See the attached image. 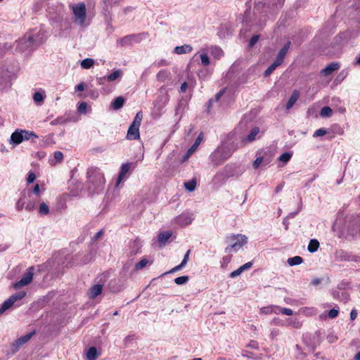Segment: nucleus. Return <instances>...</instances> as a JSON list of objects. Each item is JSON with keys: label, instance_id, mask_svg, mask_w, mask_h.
Masks as SVG:
<instances>
[{"label": "nucleus", "instance_id": "f8f14e48", "mask_svg": "<svg viewBox=\"0 0 360 360\" xmlns=\"http://www.w3.org/2000/svg\"><path fill=\"white\" fill-rule=\"evenodd\" d=\"M34 333V332H31L17 339L13 344V346L15 347V349L18 350L23 344L28 342L33 336Z\"/></svg>", "mask_w": 360, "mask_h": 360}, {"label": "nucleus", "instance_id": "6ab92c4d", "mask_svg": "<svg viewBox=\"0 0 360 360\" xmlns=\"http://www.w3.org/2000/svg\"><path fill=\"white\" fill-rule=\"evenodd\" d=\"M193 50V48L191 45L188 44H184L179 46H176L174 48V52L176 54H184V53H191Z\"/></svg>", "mask_w": 360, "mask_h": 360}, {"label": "nucleus", "instance_id": "bf43d9fd", "mask_svg": "<svg viewBox=\"0 0 360 360\" xmlns=\"http://www.w3.org/2000/svg\"><path fill=\"white\" fill-rule=\"evenodd\" d=\"M106 82H108L107 76L96 78V82L98 85H103Z\"/></svg>", "mask_w": 360, "mask_h": 360}, {"label": "nucleus", "instance_id": "20e7f679", "mask_svg": "<svg viewBox=\"0 0 360 360\" xmlns=\"http://www.w3.org/2000/svg\"><path fill=\"white\" fill-rule=\"evenodd\" d=\"M226 242L228 246L225 248V252L231 253L238 252L248 243V238L243 234H231L226 238Z\"/></svg>", "mask_w": 360, "mask_h": 360}, {"label": "nucleus", "instance_id": "0e129e2a", "mask_svg": "<svg viewBox=\"0 0 360 360\" xmlns=\"http://www.w3.org/2000/svg\"><path fill=\"white\" fill-rule=\"evenodd\" d=\"M258 39H259V35L253 36L249 42V46H253L257 42Z\"/></svg>", "mask_w": 360, "mask_h": 360}, {"label": "nucleus", "instance_id": "58836bf2", "mask_svg": "<svg viewBox=\"0 0 360 360\" xmlns=\"http://www.w3.org/2000/svg\"><path fill=\"white\" fill-rule=\"evenodd\" d=\"M303 262V259L300 256H295L288 259L290 266L299 265Z\"/></svg>", "mask_w": 360, "mask_h": 360}, {"label": "nucleus", "instance_id": "9b49d317", "mask_svg": "<svg viewBox=\"0 0 360 360\" xmlns=\"http://www.w3.org/2000/svg\"><path fill=\"white\" fill-rule=\"evenodd\" d=\"M26 195L27 197V199H26V205H25V210L28 212L33 211L36 207V204L37 202V198L34 197L30 190L27 191V193H26Z\"/></svg>", "mask_w": 360, "mask_h": 360}, {"label": "nucleus", "instance_id": "72a5a7b5", "mask_svg": "<svg viewBox=\"0 0 360 360\" xmlns=\"http://www.w3.org/2000/svg\"><path fill=\"white\" fill-rule=\"evenodd\" d=\"M33 100L37 105H41L44 100V95L41 92H35L33 95Z\"/></svg>", "mask_w": 360, "mask_h": 360}, {"label": "nucleus", "instance_id": "de8ad7c7", "mask_svg": "<svg viewBox=\"0 0 360 360\" xmlns=\"http://www.w3.org/2000/svg\"><path fill=\"white\" fill-rule=\"evenodd\" d=\"M169 75V72L166 70H161L157 75V78L158 80L164 81L167 77Z\"/></svg>", "mask_w": 360, "mask_h": 360}, {"label": "nucleus", "instance_id": "603ef678", "mask_svg": "<svg viewBox=\"0 0 360 360\" xmlns=\"http://www.w3.org/2000/svg\"><path fill=\"white\" fill-rule=\"evenodd\" d=\"M86 108H87V104L85 102H82L78 105L77 110L78 111L82 114H86Z\"/></svg>", "mask_w": 360, "mask_h": 360}, {"label": "nucleus", "instance_id": "f257e3e1", "mask_svg": "<svg viewBox=\"0 0 360 360\" xmlns=\"http://www.w3.org/2000/svg\"><path fill=\"white\" fill-rule=\"evenodd\" d=\"M105 179L103 172L96 167H90L86 171V188L91 194H99L104 191Z\"/></svg>", "mask_w": 360, "mask_h": 360}, {"label": "nucleus", "instance_id": "e2e57ef3", "mask_svg": "<svg viewBox=\"0 0 360 360\" xmlns=\"http://www.w3.org/2000/svg\"><path fill=\"white\" fill-rule=\"evenodd\" d=\"M283 308L277 305H272V314H278L281 313Z\"/></svg>", "mask_w": 360, "mask_h": 360}, {"label": "nucleus", "instance_id": "7c9ffc66", "mask_svg": "<svg viewBox=\"0 0 360 360\" xmlns=\"http://www.w3.org/2000/svg\"><path fill=\"white\" fill-rule=\"evenodd\" d=\"M171 236L172 233L170 231H165L159 234L158 240L160 243L165 245Z\"/></svg>", "mask_w": 360, "mask_h": 360}, {"label": "nucleus", "instance_id": "a211bd4d", "mask_svg": "<svg viewBox=\"0 0 360 360\" xmlns=\"http://www.w3.org/2000/svg\"><path fill=\"white\" fill-rule=\"evenodd\" d=\"M64 158L63 154L60 151L53 153V158L49 159V163L52 166H55L63 162Z\"/></svg>", "mask_w": 360, "mask_h": 360}, {"label": "nucleus", "instance_id": "aec40b11", "mask_svg": "<svg viewBox=\"0 0 360 360\" xmlns=\"http://www.w3.org/2000/svg\"><path fill=\"white\" fill-rule=\"evenodd\" d=\"M123 75L121 70H115L108 75H107L108 82H112L116 80H120Z\"/></svg>", "mask_w": 360, "mask_h": 360}, {"label": "nucleus", "instance_id": "4c0bfd02", "mask_svg": "<svg viewBox=\"0 0 360 360\" xmlns=\"http://www.w3.org/2000/svg\"><path fill=\"white\" fill-rule=\"evenodd\" d=\"M38 212L41 215H47L49 213V207L46 202H41L39 206Z\"/></svg>", "mask_w": 360, "mask_h": 360}, {"label": "nucleus", "instance_id": "f3484780", "mask_svg": "<svg viewBox=\"0 0 360 360\" xmlns=\"http://www.w3.org/2000/svg\"><path fill=\"white\" fill-rule=\"evenodd\" d=\"M335 259L338 261H351L353 260V257L348 252L340 250L336 251Z\"/></svg>", "mask_w": 360, "mask_h": 360}, {"label": "nucleus", "instance_id": "4be33fe9", "mask_svg": "<svg viewBox=\"0 0 360 360\" xmlns=\"http://www.w3.org/2000/svg\"><path fill=\"white\" fill-rule=\"evenodd\" d=\"M340 65L338 63H332L327 65L324 69L322 70V73L324 75H331L335 70H338L339 68Z\"/></svg>", "mask_w": 360, "mask_h": 360}, {"label": "nucleus", "instance_id": "6e6552de", "mask_svg": "<svg viewBox=\"0 0 360 360\" xmlns=\"http://www.w3.org/2000/svg\"><path fill=\"white\" fill-rule=\"evenodd\" d=\"M133 167L132 162L124 163L120 167V170L115 183V188H119L120 184L125 181L130 174L131 169Z\"/></svg>", "mask_w": 360, "mask_h": 360}, {"label": "nucleus", "instance_id": "680f3d73", "mask_svg": "<svg viewBox=\"0 0 360 360\" xmlns=\"http://www.w3.org/2000/svg\"><path fill=\"white\" fill-rule=\"evenodd\" d=\"M52 139H53V135L52 134H50V135H48L46 136L45 138H44V145L45 146H49L50 145L51 143H52Z\"/></svg>", "mask_w": 360, "mask_h": 360}, {"label": "nucleus", "instance_id": "37998d69", "mask_svg": "<svg viewBox=\"0 0 360 360\" xmlns=\"http://www.w3.org/2000/svg\"><path fill=\"white\" fill-rule=\"evenodd\" d=\"M184 186L188 191H193L196 187V181L192 179L189 181H186L184 183Z\"/></svg>", "mask_w": 360, "mask_h": 360}, {"label": "nucleus", "instance_id": "a878e982", "mask_svg": "<svg viewBox=\"0 0 360 360\" xmlns=\"http://www.w3.org/2000/svg\"><path fill=\"white\" fill-rule=\"evenodd\" d=\"M260 131L259 127H255L250 131V134L248 135L247 138L243 141L252 142L255 141L257 136L259 135Z\"/></svg>", "mask_w": 360, "mask_h": 360}, {"label": "nucleus", "instance_id": "9d476101", "mask_svg": "<svg viewBox=\"0 0 360 360\" xmlns=\"http://www.w3.org/2000/svg\"><path fill=\"white\" fill-rule=\"evenodd\" d=\"M193 220V216L192 213L184 212L173 219V223L183 227L191 224Z\"/></svg>", "mask_w": 360, "mask_h": 360}, {"label": "nucleus", "instance_id": "4d7b16f0", "mask_svg": "<svg viewBox=\"0 0 360 360\" xmlns=\"http://www.w3.org/2000/svg\"><path fill=\"white\" fill-rule=\"evenodd\" d=\"M35 179H36L35 174L32 172H30L28 174L27 179V183L31 184V183L34 182Z\"/></svg>", "mask_w": 360, "mask_h": 360}, {"label": "nucleus", "instance_id": "423d86ee", "mask_svg": "<svg viewBox=\"0 0 360 360\" xmlns=\"http://www.w3.org/2000/svg\"><path fill=\"white\" fill-rule=\"evenodd\" d=\"M143 120V113L139 111L136 113L131 124L128 129L127 139L129 140H136L140 138L139 127Z\"/></svg>", "mask_w": 360, "mask_h": 360}, {"label": "nucleus", "instance_id": "864d4df0", "mask_svg": "<svg viewBox=\"0 0 360 360\" xmlns=\"http://www.w3.org/2000/svg\"><path fill=\"white\" fill-rule=\"evenodd\" d=\"M338 309H332L328 311V316L330 319H335L338 316Z\"/></svg>", "mask_w": 360, "mask_h": 360}, {"label": "nucleus", "instance_id": "338daca9", "mask_svg": "<svg viewBox=\"0 0 360 360\" xmlns=\"http://www.w3.org/2000/svg\"><path fill=\"white\" fill-rule=\"evenodd\" d=\"M281 314L287 315V316H291L293 314V311L288 308H283L281 311Z\"/></svg>", "mask_w": 360, "mask_h": 360}, {"label": "nucleus", "instance_id": "5fc2aeb1", "mask_svg": "<svg viewBox=\"0 0 360 360\" xmlns=\"http://www.w3.org/2000/svg\"><path fill=\"white\" fill-rule=\"evenodd\" d=\"M260 311L262 314H272V305L262 307L260 309Z\"/></svg>", "mask_w": 360, "mask_h": 360}, {"label": "nucleus", "instance_id": "393cba45", "mask_svg": "<svg viewBox=\"0 0 360 360\" xmlns=\"http://www.w3.org/2000/svg\"><path fill=\"white\" fill-rule=\"evenodd\" d=\"M227 169V167H226L224 169V171H219L213 177V181L215 183H219L221 181H224L229 177V175L227 174H225V172Z\"/></svg>", "mask_w": 360, "mask_h": 360}, {"label": "nucleus", "instance_id": "412c9836", "mask_svg": "<svg viewBox=\"0 0 360 360\" xmlns=\"http://www.w3.org/2000/svg\"><path fill=\"white\" fill-rule=\"evenodd\" d=\"M299 96H300V92L297 90H295L292 93V94H291V96H290V98H289V100H288V103L286 104V109L287 110H290L294 105V104L297 101Z\"/></svg>", "mask_w": 360, "mask_h": 360}, {"label": "nucleus", "instance_id": "5701e85b", "mask_svg": "<svg viewBox=\"0 0 360 360\" xmlns=\"http://www.w3.org/2000/svg\"><path fill=\"white\" fill-rule=\"evenodd\" d=\"M208 51H207L206 48H202L199 51L200 53V58L201 59V63L204 66H207L210 64V58L207 56Z\"/></svg>", "mask_w": 360, "mask_h": 360}, {"label": "nucleus", "instance_id": "ea45409f", "mask_svg": "<svg viewBox=\"0 0 360 360\" xmlns=\"http://www.w3.org/2000/svg\"><path fill=\"white\" fill-rule=\"evenodd\" d=\"M280 65L281 64L278 63V61L275 60V61L265 70L264 73V77L269 76L275 70V69Z\"/></svg>", "mask_w": 360, "mask_h": 360}, {"label": "nucleus", "instance_id": "13d9d810", "mask_svg": "<svg viewBox=\"0 0 360 360\" xmlns=\"http://www.w3.org/2000/svg\"><path fill=\"white\" fill-rule=\"evenodd\" d=\"M263 161V158L262 157L257 158L253 162V167L255 169H257L259 167V165L262 164Z\"/></svg>", "mask_w": 360, "mask_h": 360}, {"label": "nucleus", "instance_id": "bb28decb", "mask_svg": "<svg viewBox=\"0 0 360 360\" xmlns=\"http://www.w3.org/2000/svg\"><path fill=\"white\" fill-rule=\"evenodd\" d=\"M153 261L150 260L148 258H142L140 262H137L135 264V270L139 271L141 270L148 265H150L152 264Z\"/></svg>", "mask_w": 360, "mask_h": 360}, {"label": "nucleus", "instance_id": "7ed1b4c3", "mask_svg": "<svg viewBox=\"0 0 360 360\" xmlns=\"http://www.w3.org/2000/svg\"><path fill=\"white\" fill-rule=\"evenodd\" d=\"M72 11V20L75 25L79 27H86L89 24L86 16V8L84 3H79L70 6Z\"/></svg>", "mask_w": 360, "mask_h": 360}, {"label": "nucleus", "instance_id": "473e14b6", "mask_svg": "<svg viewBox=\"0 0 360 360\" xmlns=\"http://www.w3.org/2000/svg\"><path fill=\"white\" fill-rule=\"evenodd\" d=\"M202 137L203 136H202V134H199V136L196 139L194 144L188 150V153L189 155L192 154L193 153H194L195 151V150L197 149V148L198 147V146L201 143V141L202 140Z\"/></svg>", "mask_w": 360, "mask_h": 360}, {"label": "nucleus", "instance_id": "49530a36", "mask_svg": "<svg viewBox=\"0 0 360 360\" xmlns=\"http://www.w3.org/2000/svg\"><path fill=\"white\" fill-rule=\"evenodd\" d=\"M292 157L291 153H284L279 157V160L284 163L288 162Z\"/></svg>", "mask_w": 360, "mask_h": 360}, {"label": "nucleus", "instance_id": "2eb2a0df", "mask_svg": "<svg viewBox=\"0 0 360 360\" xmlns=\"http://www.w3.org/2000/svg\"><path fill=\"white\" fill-rule=\"evenodd\" d=\"M103 290V285L101 284H96L93 285L89 290V297L91 299L96 298L98 295H101Z\"/></svg>", "mask_w": 360, "mask_h": 360}, {"label": "nucleus", "instance_id": "39448f33", "mask_svg": "<svg viewBox=\"0 0 360 360\" xmlns=\"http://www.w3.org/2000/svg\"><path fill=\"white\" fill-rule=\"evenodd\" d=\"M34 41L39 42V39H34L33 34L31 33H27L23 38H22L18 44V49L21 52H31L37 48Z\"/></svg>", "mask_w": 360, "mask_h": 360}, {"label": "nucleus", "instance_id": "052dcab7", "mask_svg": "<svg viewBox=\"0 0 360 360\" xmlns=\"http://www.w3.org/2000/svg\"><path fill=\"white\" fill-rule=\"evenodd\" d=\"M190 252H191V250H188L186 252V253L185 254V255L184 257V259H183L182 262H181V266H186V263H187V262L188 260V258H189Z\"/></svg>", "mask_w": 360, "mask_h": 360}, {"label": "nucleus", "instance_id": "dca6fc26", "mask_svg": "<svg viewBox=\"0 0 360 360\" xmlns=\"http://www.w3.org/2000/svg\"><path fill=\"white\" fill-rule=\"evenodd\" d=\"M24 141L22 130L15 131L11 136V143L18 145Z\"/></svg>", "mask_w": 360, "mask_h": 360}, {"label": "nucleus", "instance_id": "a18cd8bd", "mask_svg": "<svg viewBox=\"0 0 360 360\" xmlns=\"http://www.w3.org/2000/svg\"><path fill=\"white\" fill-rule=\"evenodd\" d=\"M189 280L188 276H182L177 277L174 279V283L177 285H184Z\"/></svg>", "mask_w": 360, "mask_h": 360}, {"label": "nucleus", "instance_id": "09e8293b", "mask_svg": "<svg viewBox=\"0 0 360 360\" xmlns=\"http://www.w3.org/2000/svg\"><path fill=\"white\" fill-rule=\"evenodd\" d=\"M169 101L168 96L167 94L161 95L158 97V101L155 102V105H158V103H161L162 105H165Z\"/></svg>", "mask_w": 360, "mask_h": 360}, {"label": "nucleus", "instance_id": "0eeeda50", "mask_svg": "<svg viewBox=\"0 0 360 360\" xmlns=\"http://www.w3.org/2000/svg\"><path fill=\"white\" fill-rule=\"evenodd\" d=\"M26 295V292L21 291L11 295L8 299L5 300L0 306V315L3 314L5 311L9 309L17 301L24 298Z\"/></svg>", "mask_w": 360, "mask_h": 360}, {"label": "nucleus", "instance_id": "3c124183", "mask_svg": "<svg viewBox=\"0 0 360 360\" xmlns=\"http://www.w3.org/2000/svg\"><path fill=\"white\" fill-rule=\"evenodd\" d=\"M287 326H291L295 328H299L301 325L297 319H288L287 321Z\"/></svg>", "mask_w": 360, "mask_h": 360}, {"label": "nucleus", "instance_id": "2f4dec72", "mask_svg": "<svg viewBox=\"0 0 360 360\" xmlns=\"http://www.w3.org/2000/svg\"><path fill=\"white\" fill-rule=\"evenodd\" d=\"M319 247V243L316 239H311L308 245V250L310 252H315Z\"/></svg>", "mask_w": 360, "mask_h": 360}, {"label": "nucleus", "instance_id": "79ce46f5", "mask_svg": "<svg viewBox=\"0 0 360 360\" xmlns=\"http://www.w3.org/2000/svg\"><path fill=\"white\" fill-rule=\"evenodd\" d=\"M320 115L323 117H329L332 115V109L328 106L323 107L321 112Z\"/></svg>", "mask_w": 360, "mask_h": 360}, {"label": "nucleus", "instance_id": "b1692460", "mask_svg": "<svg viewBox=\"0 0 360 360\" xmlns=\"http://www.w3.org/2000/svg\"><path fill=\"white\" fill-rule=\"evenodd\" d=\"M26 198H27V195H26V192L25 191L21 193V197L16 202L15 209L18 211H21L23 208L25 209V205L27 204Z\"/></svg>", "mask_w": 360, "mask_h": 360}, {"label": "nucleus", "instance_id": "774afa93", "mask_svg": "<svg viewBox=\"0 0 360 360\" xmlns=\"http://www.w3.org/2000/svg\"><path fill=\"white\" fill-rule=\"evenodd\" d=\"M184 266H181V264H180L179 265H177L176 266H174V268H172L169 271H168L167 273L168 274H172V273H174L177 271H179L180 269H181L182 268H184Z\"/></svg>", "mask_w": 360, "mask_h": 360}, {"label": "nucleus", "instance_id": "8fccbe9b", "mask_svg": "<svg viewBox=\"0 0 360 360\" xmlns=\"http://www.w3.org/2000/svg\"><path fill=\"white\" fill-rule=\"evenodd\" d=\"M328 133V131L323 128L316 130L313 134V137H321L325 136Z\"/></svg>", "mask_w": 360, "mask_h": 360}, {"label": "nucleus", "instance_id": "c756f323", "mask_svg": "<svg viewBox=\"0 0 360 360\" xmlns=\"http://www.w3.org/2000/svg\"><path fill=\"white\" fill-rule=\"evenodd\" d=\"M30 33L32 34H33V38L34 39H39L40 40V41H39L37 43V41H34V44L37 45V47H38V46L39 44H41V43H43L46 40V37L44 36V32L41 30H39L36 33H33V32H30Z\"/></svg>", "mask_w": 360, "mask_h": 360}, {"label": "nucleus", "instance_id": "f704fd0d", "mask_svg": "<svg viewBox=\"0 0 360 360\" xmlns=\"http://www.w3.org/2000/svg\"><path fill=\"white\" fill-rule=\"evenodd\" d=\"M299 311L307 316H312L316 314V309L314 307H302Z\"/></svg>", "mask_w": 360, "mask_h": 360}, {"label": "nucleus", "instance_id": "c03bdc74", "mask_svg": "<svg viewBox=\"0 0 360 360\" xmlns=\"http://www.w3.org/2000/svg\"><path fill=\"white\" fill-rule=\"evenodd\" d=\"M135 38L134 35L125 36L120 39V43L122 46L129 45L131 44L132 40Z\"/></svg>", "mask_w": 360, "mask_h": 360}, {"label": "nucleus", "instance_id": "cd10ccee", "mask_svg": "<svg viewBox=\"0 0 360 360\" xmlns=\"http://www.w3.org/2000/svg\"><path fill=\"white\" fill-rule=\"evenodd\" d=\"M124 103V98L122 96H118L111 103V108L117 110L123 106Z\"/></svg>", "mask_w": 360, "mask_h": 360}, {"label": "nucleus", "instance_id": "f03ea898", "mask_svg": "<svg viewBox=\"0 0 360 360\" xmlns=\"http://www.w3.org/2000/svg\"><path fill=\"white\" fill-rule=\"evenodd\" d=\"M236 148L233 144H221L210 155L212 164L215 167L221 165L232 155Z\"/></svg>", "mask_w": 360, "mask_h": 360}, {"label": "nucleus", "instance_id": "69168bd1", "mask_svg": "<svg viewBox=\"0 0 360 360\" xmlns=\"http://www.w3.org/2000/svg\"><path fill=\"white\" fill-rule=\"evenodd\" d=\"M242 272H243L242 269H240V267H239L237 270L231 272L230 274V276L231 278H235V277L239 276Z\"/></svg>", "mask_w": 360, "mask_h": 360}, {"label": "nucleus", "instance_id": "6e6d98bb", "mask_svg": "<svg viewBox=\"0 0 360 360\" xmlns=\"http://www.w3.org/2000/svg\"><path fill=\"white\" fill-rule=\"evenodd\" d=\"M32 195L34 196L35 195L37 197L39 196L40 194V187L39 184L34 185L32 191H30Z\"/></svg>", "mask_w": 360, "mask_h": 360}, {"label": "nucleus", "instance_id": "4468645a", "mask_svg": "<svg viewBox=\"0 0 360 360\" xmlns=\"http://www.w3.org/2000/svg\"><path fill=\"white\" fill-rule=\"evenodd\" d=\"M291 42L288 41L285 46L279 51L276 60L278 61V63H282L283 61L284 58L285 57L290 46Z\"/></svg>", "mask_w": 360, "mask_h": 360}, {"label": "nucleus", "instance_id": "ddd939ff", "mask_svg": "<svg viewBox=\"0 0 360 360\" xmlns=\"http://www.w3.org/2000/svg\"><path fill=\"white\" fill-rule=\"evenodd\" d=\"M205 48L215 59H219L224 56L223 51L219 46H210Z\"/></svg>", "mask_w": 360, "mask_h": 360}, {"label": "nucleus", "instance_id": "a19ab883", "mask_svg": "<svg viewBox=\"0 0 360 360\" xmlns=\"http://www.w3.org/2000/svg\"><path fill=\"white\" fill-rule=\"evenodd\" d=\"M22 135H23V139L25 140H30L32 138L37 139L38 136L34 134L33 131H30L27 130H22Z\"/></svg>", "mask_w": 360, "mask_h": 360}, {"label": "nucleus", "instance_id": "c9c22d12", "mask_svg": "<svg viewBox=\"0 0 360 360\" xmlns=\"http://www.w3.org/2000/svg\"><path fill=\"white\" fill-rule=\"evenodd\" d=\"M97 358V350L96 347H90L86 352V359L88 360H96Z\"/></svg>", "mask_w": 360, "mask_h": 360}, {"label": "nucleus", "instance_id": "e433bc0d", "mask_svg": "<svg viewBox=\"0 0 360 360\" xmlns=\"http://www.w3.org/2000/svg\"><path fill=\"white\" fill-rule=\"evenodd\" d=\"M95 61L92 58H85L81 62V67L84 69H89L94 65Z\"/></svg>", "mask_w": 360, "mask_h": 360}, {"label": "nucleus", "instance_id": "1a4fd4ad", "mask_svg": "<svg viewBox=\"0 0 360 360\" xmlns=\"http://www.w3.org/2000/svg\"><path fill=\"white\" fill-rule=\"evenodd\" d=\"M33 276L34 267L31 266L26 270L20 280L13 284V288L18 289L29 285L33 280Z\"/></svg>", "mask_w": 360, "mask_h": 360}, {"label": "nucleus", "instance_id": "c85d7f7f", "mask_svg": "<svg viewBox=\"0 0 360 360\" xmlns=\"http://www.w3.org/2000/svg\"><path fill=\"white\" fill-rule=\"evenodd\" d=\"M285 0H264V5L269 8H273L274 7L281 6Z\"/></svg>", "mask_w": 360, "mask_h": 360}]
</instances>
